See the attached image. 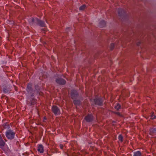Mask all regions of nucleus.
Wrapping results in <instances>:
<instances>
[{
    "label": "nucleus",
    "instance_id": "f257e3e1",
    "mask_svg": "<svg viewBox=\"0 0 156 156\" xmlns=\"http://www.w3.org/2000/svg\"><path fill=\"white\" fill-rule=\"evenodd\" d=\"M104 100L103 98L96 97L95 98L91 99L90 101L92 102V105L94 106L95 105L101 106L103 105Z\"/></svg>",
    "mask_w": 156,
    "mask_h": 156
},
{
    "label": "nucleus",
    "instance_id": "f03ea898",
    "mask_svg": "<svg viewBox=\"0 0 156 156\" xmlns=\"http://www.w3.org/2000/svg\"><path fill=\"white\" fill-rule=\"evenodd\" d=\"M31 21V23L33 25L39 26L41 27H45L44 21L39 20L37 18H32Z\"/></svg>",
    "mask_w": 156,
    "mask_h": 156
},
{
    "label": "nucleus",
    "instance_id": "7ed1b4c3",
    "mask_svg": "<svg viewBox=\"0 0 156 156\" xmlns=\"http://www.w3.org/2000/svg\"><path fill=\"white\" fill-rule=\"evenodd\" d=\"M70 97L72 99H82V98L79 95L78 91L75 90H72L70 93Z\"/></svg>",
    "mask_w": 156,
    "mask_h": 156
},
{
    "label": "nucleus",
    "instance_id": "20e7f679",
    "mask_svg": "<svg viewBox=\"0 0 156 156\" xmlns=\"http://www.w3.org/2000/svg\"><path fill=\"white\" fill-rule=\"evenodd\" d=\"M6 137L9 140H12L15 138V132L11 129H9L5 132Z\"/></svg>",
    "mask_w": 156,
    "mask_h": 156
},
{
    "label": "nucleus",
    "instance_id": "39448f33",
    "mask_svg": "<svg viewBox=\"0 0 156 156\" xmlns=\"http://www.w3.org/2000/svg\"><path fill=\"white\" fill-rule=\"evenodd\" d=\"M118 14L119 16L123 20H126L127 19V16L126 13L125 11L123 9L119 8L118 9Z\"/></svg>",
    "mask_w": 156,
    "mask_h": 156
},
{
    "label": "nucleus",
    "instance_id": "423d86ee",
    "mask_svg": "<svg viewBox=\"0 0 156 156\" xmlns=\"http://www.w3.org/2000/svg\"><path fill=\"white\" fill-rule=\"evenodd\" d=\"M26 90L28 94H30L31 97H32L34 96L35 90H33L31 84L28 83L27 84L26 88Z\"/></svg>",
    "mask_w": 156,
    "mask_h": 156
},
{
    "label": "nucleus",
    "instance_id": "0eeeda50",
    "mask_svg": "<svg viewBox=\"0 0 156 156\" xmlns=\"http://www.w3.org/2000/svg\"><path fill=\"white\" fill-rule=\"evenodd\" d=\"M94 117L92 114H88L84 117V119L87 122H91L94 120Z\"/></svg>",
    "mask_w": 156,
    "mask_h": 156
},
{
    "label": "nucleus",
    "instance_id": "6e6552de",
    "mask_svg": "<svg viewBox=\"0 0 156 156\" xmlns=\"http://www.w3.org/2000/svg\"><path fill=\"white\" fill-rule=\"evenodd\" d=\"M55 81L57 84L60 85H65L66 83V81L64 79L59 77L57 78Z\"/></svg>",
    "mask_w": 156,
    "mask_h": 156
},
{
    "label": "nucleus",
    "instance_id": "1a4fd4ad",
    "mask_svg": "<svg viewBox=\"0 0 156 156\" xmlns=\"http://www.w3.org/2000/svg\"><path fill=\"white\" fill-rule=\"evenodd\" d=\"M52 111L55 115H59L60 113L59 109L56 106L54 105L52 107Z\"/></svg>",
    "mask_w": 156,
    "mask_h": 156
},
{
    "label": "nucleus",
    "instance_id": "9d476101",
    "mask_svg": "<svg viewBox=\"0 0 156 156\" xmlns=\"http://www.w3.org/2000/svg\"><path fill=\"white\" fill-rule=\"evenodd\" d=\"M3 91L4 93H9L10 92V88L8 86H4L3 87Z\"/></svg>",
    "mask_w": 156,
    "mask_h": 156
},
{
    "label": "nucleus",
    "instance_id": "9b49d317",
    "mask_svg": "<svg viewBox=\"0 0 156 156\" xmlns=\"http://www.w3.org/2000/svg\"><path fill=\"white\" fill-rule=\"evenodd\" d=\"M73 100V103L76 106H80L81 105V101L80 99H77Z\"/></svg>",
    "mask_w": 156,
    "mask_h": 156
},
{
    "label": "nucleus",
    "instance_id": "f8f14e48",
    "mask_svg": "<svg viewBox=\"0 0 156 156\" xmlns=\"http://www.w3.org/2000/svg\"><path fill=\"white\" fill-rule=\"evenodd\" d=\"M10 127V125L7 122H6L2 125L1 128L2 130L4 129H9Z\"/></svg>",
    "mask_w": 156,
    "mask_h": 156
},
{
    "label": "nucleus",
    "instance_id": "ddd939ff",
    "mask_svg": "<svg viewBox=\"0 0 156 156\" xmlns=\"http://www.w3.org/2000/svg\"><path fill=\"white\" fill-rule=\"evenodd\" d=\"M106 22L103 20H101L99 23V26L101 28H103L105 26Z\"/></svg>",
    "mask_w": 156,
    "mask_h": 156
},
{
    "label": "nucleus",
    "instance_id": "4468645a",
    "mask_svg": "<svg viewBox=\"0 0 156 156\" xmlns=\"http://www.w3.org/2000/svg\"><path fill=\"white\" fill-rule=\"evenodd\" d=\"M37 151L40 153H43L44 152V147L42 144H39L38 145L37 149Z\"/></svg>",
    "mask_w": 156,
    "mask_h": 156
},
{
    "label": "nucleus",
    "instance_id": "2eb2a0df",
    "mask_svg": "<svg viewBox=\"0 0 156 156\" xmlns=\"http://www.w3.org/2000/svg\"><path fill=\"white\" fill-rule=\"evenodd\" d=\"M5 143L4 141L2 138H0V148L3 149V147L5 146Z\"/></svg>",
    "mask_w": 156,
    "mask_h": 156
},
{
    "label": "nucleus",
    "instance_id": "dca6fc26",
    "mask_svg": "<svg viewBox=\"0 0 156 156\" xmlns=\"http://www.w3.org/2000/svg\"><path fill=\"white\" fill-rule=\"evenodd\" d=\"M155 133H156V128H152L150 129L149 133L150 135H152Z\"/></svg>",
    "mask_w": 156,
    "mask_h": 156
},
{
    "label": "nucleus",
    "instance_id": "f3484780",
    "mask_svg": "<svg viewBox=\"0 0 156 156\" xmlns=\"http://www.w3.org/2000/svg\"><path fill=\"white\" fill-rule=\"evenodd\" d=\"M142 155L140 151H138L133 153V156H141Z\"/></svg>",
    "mask_w": 156,
    "mask_h": 156
},
{
    "label": "nucleus",
    "instance_id": "a211bd4d",
    "mask_svg": "<svg viewBox=\"0 0 156 156\" xmlns=\"http://www.w3.org/2000/svg\"><path fill=\"white\" fill-rule=\"evenodd\" d=\"M35 92L37 91V93H38L40 90V88L37 85H35Z\"/></svg>",
    "mask_w": 156,
    "mask_h": 156
},
{
    "label": "nucleus",
    "instance_id": "6ab92c4d",
    "mask_svg": "<svg viewBox=\"0 0 156 156\" xmlns=\"http://www.w3.org/2000/svg\"><path fill=\"white\" fill-rule=\"evenodd\" d=\"M30 104L31 105H33L36 103V101L35 99L34 98H31L30 99Z\"/></svg>",
    "mask_w": 156,
    "mask_h": 156
},
{
    "label": "nucleus",
    "instance_id": "aec40b11",
    "mask_svg": "<svg viewBox=\"0 0 156 156\" xmlns=\"http://www.w3.org/2000/svg\"><path fill=\"white\" fill-rule=\"evenodd\" d=\"M121 108V105L119 103H117V105L115 107V108L117 110H119V109L120 108Z\"/></svg>",
    "mask_w": 156,
    "mask_h": 156
},
{
    "label": "nucleus",
    "instance_id": "412c9836",
    "mask_svg": "<svg viewBox=\"0 0 156 156\" xmlns=\"http://www.w3.org/2000/svg\"><path fill=\"white\" fill-rule=\"evenodd\" d=\"M151 119H154L156 118V116L154 115V112H152L151 115Z\"/></svg>",
    "mask_w": 156,
    "mask_h": 156
},
{
    "label": "nucleus",
    "instance_id": "4be33fe9",
    "mask_svg": "<svg viewBox=\"0 0 156 156\" xmlns=\"http://www.w3.org/2000/svg\"><path fill=\"white\" fill-rule=\"evenodd\" d=\"M86 6V5H83L82 6H81L80 8L79 9L80 10H83L85 8V7Z\"/></svg>",
    "mask_w": 156,
    "mask_h": 156
},
{
    "label": "nucleus",
    "instance_id": "5701e85b",
    "mask_svg": "<svg viewBox=\"0 0 156 156\" xmlns=\"http://www.w3.org/2000/svg\"><path fill=\"white\" fill-rule=\"evenodd\" d=\"M114 48V44L113 43H112L111 44V46L110 47V48L111 50H113Z\"/></svg>",
    "mask_w": 156,
    "mask_h": 156
},
{
    "label": "nucleus",
    "instance_id": "b1692460",
    "mask_svg": "<svg viewBox=\"0 0 156 156\" xmlns=\"http://www.w3.org/2000/svg\"><path fill=\"white\" fill-rule=\"evenodd\" d=\"M114 113L120 117H122V115H121L120 113L119 112H114Z\"/></svg>",
    "mask_w": 156,
    "mask_h": 156
},
{
    "label": "nucleus",
    "instance_id": "393cba45",
    "mask_svg": "<svg viewBox=\"0 0 156 156\" xmlns=\"http://www.w3.org/2000/svg\"><path fill=\"white\" fill-rule=\"evenodd\" d=\"M119 140L121 141V142L122 141H123V137L121 135H119Z\"/></svg>",
    "mask_w": 156,
    "mask_h": 156
},
{
    "label": "nucleus",
    "instance_id": "a878e982",
    "mask_svg": "<svg viewBox=\"0 0 156 156\" xmlns=\"http://www.w3.org/2000/svg\"><path fill=\"white\" fill-rule=\"evenodd\" d=\"M59 146L61 149H63L64 146L63 145L60 144L59 145Z\"/></svg>",
    "mask_w": 156,
    "mask_h": 156
},
{
    "label": "nucleus",
    "instance_id": "bb28decb",
    "mask_svg": "<svg viewBox=\"0 0 156 156\" xmlns=\"http://www.w3.org/2000/svg\"><path fill=\"white\" fill-rule=\"evenodd\" d=\"M141 44V42L140 41L136 43V45L137 46H139Z\"/></svg>",
    "mask_w": 156,
    "mask_h": 156
},
{
    "label": "nucleus",
    "instance_id": "cd10ccee",
    "mask_svg": "<svg viewBox=\"0 0 156 156\" xmlns=\"http://www.w3.org/2000/svg\"><path fill=\"white\" fill-rule=\"evenodd\" d=\"M14 87H15V90L16 91H17V88L16 87H15V86H14Z\"/></svg>",
    "mask_w": 156,
    "mask_h": 156
},
{
    "label": "nucleus",
    "instance_id": "c85d7f7f",
    "mask_svg": "<svg viewBox=\"0 0 156 156\" xmlns=\"http://www.w3.org/2000/svg\"><path fill=\"white\" fill-rule=\"evenodd\" d=\"M42 30V31H45L44 29H42V30Z\"/></svg>",
    "mask_w": 156,
    "mask_h": 156
},
{
    "label": "nucleus",
    "instance_id": "c756f323",
    "mask_svg": "<svg viewBox=\"0 0 156 156\" xmlns=\"http://www.w3.org/2000/svg\"><path fill=\"white\" fill-rule=\"evenodd\" d=\"M112 122L114 123H115V121H113Z\"/></svg>",
    "mask_w": 156,
    "mask_h": 156
}]
</instances>
